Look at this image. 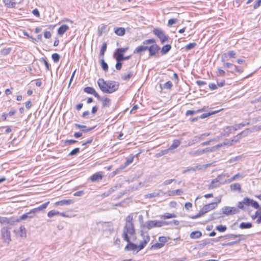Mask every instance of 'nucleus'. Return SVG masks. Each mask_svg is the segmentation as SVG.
<instances>
[{
	"label": "nucleus",
	"instance_id": "obj_59",
	"mask_svg": "<svg viewBox=\"0 0 261 261\" xmlns=\"http://www.w3.org/2000/svg\"><path fill=\"white\" fill-rule=\"evenodd\" d=\"M202 153H205L206 152H214L215 151L214 147H207L204 149H202Z\"/></svg>",
	"mask_w": 261,
	"mask_h": 261
},
{
	"label": "nucleus",
	"instance_id": "obj_36",
	"mask_svg": "<svg viewBox=\"0 0 261 261\" xmlns=\"http://www.w3.org/2000/svg\"><path fill=\"white\" fill-rule=\"evenodd\" d=\"M5 5L8 8H15L16 3L12 2L11 0H3Z\"/></svg>",
	"mask_w": 261,
	"mask_h": 261
},
{
	"label": "nucleus",
	"instance_id": "obj_18",
	"mask_svg": "<svg viewBox=\"0 0 261 261\" xmlns=\"http://www.w3.org/2000/svg\"><path fill=\"white\" fill-rule=\"evenodd\" d=\"M69 27L66 24L62 25L58 30V33L59 35H63L68 30Z\"/></svg>",
	"mask_w": 261,
	"mask_h": 261
},
{
	"label": "nucleus",
	"instance_id": "obj_25",
	"mask_svg": "<svg viewBox=\"0 0 261 261\" xmlns=\"http://www.w3.org/2000/svg\"><path fill=\"white\" fill-rule=\"evenodd\" d=\"M221 176L219 175L216 178L212 180L210 187L212 188L217 187L220 185V180L221 179Z\"/></svg>",
	"mask_w": 261,
	"mask_h": 261
},
{
	"label": "nucleus",
	"instance_id": "obj_19",
	"mask_svg": "<svg viewBox=\"0 0 261 261\" xmlns=\"http://www.w3.org/2000/svg\"><path fill=\"white\" fill-rule=\"evenodd\" d=\"M114 32L118 36H122L125 34V30L124 28H115L114 29Z\"/></svg>",
	"mask_w": 261,
	"mask_h": 261
},
{
	"label": "nucleus",
	"instance_id": "obj_29",
	"mask_svg": "<svg viewBox=\"0 0 261 261\" xmlns=\"http://www.w3.org/2000/svg\"><path fill=\"white\" fill-rule=\"evenodd\" d=\"M182 193L183 191L181 189L168 191L169 196L180 195Z\"/></svg>",
	"mask_w": 261,
	"mask_h": 261
},
{
	"label": "nucleus",
	"instance_id": "obj_3",
	"mask_svg": "<svg viewBox=\"0 0 261 261\" xmlns=\"http://www.w3.org/2000/svg\"><path fill=\"white\" fill-rule=\"evenodd\" d=\"M159 220H148L144 224L141 225V230L140 235L142 239H145L146 235L149 236L147 230L151 229L154 227H160Z\"/></svg>",
	"mask_w": 261,
	"mask_h": 261
},
{
	"label": "nucleus",
	"instance_id": "obj_21",
	"mask_svg": "<svg viewBox=\"0 0 261 261\" xmlns=\"http://www.w3.org/2000/svg\"><path fill=\"white\" fill-rule=\"evenodd\" d=\"M134 159V156H130L129 158H128L126 159V161H125V162L124 163V164L121 165V166H120V170H123L125 167H126L128 165H129L131 163H132L133 162Z\"/></svg>",
	"mask_w": 261,
	"mask_h": 261
},
{
	"label": "nucleus",
	"instance_id": "obj_46",
	"mask_svg": "<svg viewBox=\"0 0 261 261\" xmlns=\"http://www.w3.org/2000/svg\"><path fill=\"white\" fill-rule=\"evenodd\" d=\"M243 157V155H238V156H237L233 158H232L231 159H230L228 162L229 163H233L234 162H238V161H240L242 158Z\"/></svg>",
	"mask_w": 261,
	"mask_h": 261
},
{
	"label": "nucleus",
	"instance_id": "obj_34",
	"mask_svg": "<svg viewBox=\"0 0 261 261\" xmlns=\"http://www.w3.org/2000/svg\"><path fill=\"white\" fill-rule=\"evenodd\" d=\"M189 154L193 156L201 155L203 154L202 150L198 149L197 150L190 151L189 152Z\"/></svg>",
	"mask_w": 261,
	"mask_h": 261
},
{
	"label": "nucleus",
	"instance_id": "obj_14",
	"mask_svg": "<svg viewBox=\"0 0 261 261\" xmlns=\"http://www.w3.org/2000/svg\"><path fill=\"white\" fill-rule=\"evenodd\" d=\"M74 125L78 128L82 129L81 130L83 133H87L93 130L94 127L87 128L86 125H81L77 123H75Z\"/></svg>",
	"mask_w": 261,
	"mask_h": 261
},
{
	"label": "nucleus",
	"instance_id": "obj_26",
	"mask_svg": "<svg viewBox=\"0 0 261 261\" xmlns=\"http://www.w3.org/2000/svg\"><path fill=\"white\" fill-rule=\"evenodd\" d=\"M114 58H117L120 61H123L125 60H128L131 58V55L127 56H124V54H119L118 55H117L116 56H113Z\"/></svg>",
	"mask_w": 261,
	"mask_h": 261
},
{
	"label": "nucleus",
	"instance_id": "obj_48",
	"mask_svg": "<svg viewBox=\"0 0 261 261\" xmlns=\"http://www.w3.org/2000/svg\"><path fill=\"white\" fill-rule=\"evenodd\" d=\"M216 229L219 232H223L226 230L227 227L225 225H220L216 227Z\"/></svg>",
	"mask_w": 261,
	"mask_h": 261
},
{
	"label": "nucleus",
	"instance_id": "obj_24",
	"mask_svg": "<svg viewBox=\"0 0 261 261\" xmlns=\"http://www.w3.org/2000/svg\"><path fill=\"white\" fill-rule=\"evenodd\" d=\"M49 203V201L45 202L43 204H42V205H41L40 206H39V207L33 208V210L34 212L35 213V214H36V213H38V212L45 209L47 206V205H48Z\"/></svg>",
	"mask_w": 261,
	"mask_h": 261
},
{
	"label": "nucleus",
	"instance_id": "obj_10",
	"mask_svg": "<svg viewBox=\"0 0 261 261\" xmlns=\"http://www.w3.org/2000/svg\"><path fill=\"white\" fill-rule=\"evenodd\" d=\"M97 99L102 102V107H110L111 104V100L106 97H97Z\"/></svg>",
	"mask_w": 261,
	"mask_h": 261
},
{
	"label": "nucleus",
	"instance_id": "obj_63",
	"mask_svg": "<svg viewBox=\"0 0 261 261\" xmlns=\"http://www.w3.org/2000/svg\"><path fill=\"white\" fill-rule=\"evenodd\" d=\"M248 132H249V129H246V130L241 132L240 133H239L237 136L239 137V138H240L242 136H246L248 134Z\"/></svg>",
	"mask_w": 261,
	"mask_h": 261
},
{
	"label": "nucleus",
	"instance_id": "obj_28",
	"mask_svg": "<svg viewBox=\"0 0 261 261\" xmlns=\"http://www.w3.org/2000/svg\"><path fill=\"white\" fill-rule=\"evenodd\" d=\"M242 234H227L226 235L221 236L222 238V241L224 240L229 239L232 238H239L242 236Z\"/></svg>",
	"mask_w": 261,
	"mask_h": 261
},
{
	"label": "nucleus",
	"instance_id": "obj_56",
	"mask_svg": "<svg viewBox=\"0 0 261 261\" xmlns=\"http://www.w3.org/2000/svg\"><path fill=\"white\" fill-rule=\"evenodd\" d=\"M225 56H227L230 58H234L236 56V53L233 50H230L228 51V53L224 55Z\"/></svg>",
	"mask_w": 261,
	"mask_h": 261
},
{
	"label": "nucleus",
	"instance_id": "obj_50",
	"mask_svg": "<svg viewBox=\"0 0 261 261\" xmlns=\"http://www.w3.org/2000/svg\"><path fill=\"white\" fill-rule=\"evenodd\" d=\"M60 214L59 212L56 211L55 210H52L48 212L47 214V216L48 217L51 218L55 216L59 215Z\"/></svg>",
	"mask_w": 261,
	"mask_h": 261
},
{
	"label": "nucleus",
	"instance_id": "obj_27",
	"mask_svg": "<svg viewBox=\"0 0 261 261\" xmlns=\"http://www.w3.org/2000/svg\"><path fill=\"white\" fill-rule=\"evenodd\" d=\"M171 49L170 44H166L163 46L161 50V53L162 55H165L167 54Z\"/></svg>",
	"mask_w": 261,
	"mask_h": 261
},
{
	"label": "nucleus",
	"instance_id": "obj_31",
	"mask_svg": "<svg viewBox=\"0 0 261 261\" xmlns=\"http://www.w3.org/2000/svg\"><path fill=\"white\" fill-rule=\"evenodd\" d=\"M230 189L231 191H238L240 192L241 191V185L239 183L232 184L230 186Z\"/></svg>",
	"mask_w": 261,
	"mask_h": 261
},
{
	"label": "nucleus",
	"instance_id": "obj_8",
	"mask_svg": "<svg viewBox=\"0 0 261 261\" xmlns=\"http://www.w3.org/2000/svg\"><path fill=\"white\" fill-rule=\"evenodd\" d=\"M239 212V210L236 207L225 206L222 208V213L227 216L238 214Z\"/></svg>",
	"mask_w": 261,
	"mask_h": 261
},
{
	"label": "nucleus",
	"instance_id": "obj_43",
	"mask_svg": "<svg viewBox=\"0 0 261 261\" xmlns=\"http://www.w3.org/2000/svg\"><path fill=\"white\" fill-rule=\"evenodd\" d=\"M243 177H244V175H243V174H241L240 173H238L235 174L234 175H233V176H232L230 178H229L228 180V182H230L232 181H233V180H236V179H238V178H243Z\"/></svg>",
	"mask_w": 261,
	"mask_h": 261
},
{
	"label": "nucleus",
	"instance_id": "obj_55",
	"mask_svg": "<svg viewBox=\"0 0 261 261\" xmlns=\"http://www.w3.org/2000/svg\"><path fill=\"white\" fill-rule=\"evenodd\" d=\"M116 61V64L115 65L116 69L118 70H120L122 68V62L117 59V58H115Z\"/></svg>",
	"mask_w": 261,
	"mask_h": 261
},
{
	"label": "nucleus",
	"instance_id": "obj_47",
	"mask_svg": "<svg viewBox=\"0 0 261 261\" xmlns=\"http://www.w3.org/2000/svg\"><path fill=\"white\" fill-rule=\"evenodd\" d=\"M231 73H234L237 72L238 73H241L243 72V69L241 68H239L236 65H234L232 67V68L230 70Z\"/></svg>",
	"mask_w": 261,
	"mask_h": 261
},
{
	"label": "nucleus",
	"instance_id": "obj_13",
	"mask_svg": "<svg viewBox=\"0 0 261 261\" xmlns=\"http://www.w3.org/2000/svg\"><path fill=\"white\" fill-rule=\"evenodd\" d=\"M35 213L34 212L33 209L31 210L30 212L23 214L19 218L20 220H25L27 218H32L35 216Z\"/></svg>",
	"mask_w": 261,
	"mask_h": 261
},
{
	"label": "nucleus",
	"instance_id": "obj_7",
	"mask_svg": "<svg viewBox=\"0 0 261 261\" xmlns=\"http://www.w3.org/2000/svg\"><path fill=\"white\" fill-rule=\"evenodd\" d=\"M2 238L4 242L9 243L11 241V232L8 227H4L1 230Z\"/></svg>",
	"mask_w": 261,
	"mask_h": 261
},
{
	"label": "nucleus",
	"instance_id": "obj_64",
	"mask_svg": "<svg viewBox=\"0 0 261 261\" xmlns=\"http://www.w3.org/2000/svg\"><path fill=\"white\" fill-rule=\"evenodd\" d=\"M8 217H0V223L2 224H7L8 223Z\"/></svg>",
	"mask_w": 261,
	"mask_h": 261
},
{
	"label": "nucleus",
	"instance_id": "obj_41",
	"mask_svg": "<svg viewBox=\"0 0 261 261\" xmlns=\"http://www.w3.org/2000/svg\"><path fill=\"white\" fill-rule=\"evenodd\" d=\"M219 111H220V110H218V111H213L212 112H210L208 113H204V114H202V115H201L199 117V118L200 119H204V118H206L212 115L215 114L217 113L218 112H219Z\"/></svg>",
	"mask_w": 261,
	"mask_h": 261
},
{
	"label": "nucleus",
	"instance_id": "obj_2",
	"mask_svg": "<svg viewBox=\"0 0 261 261\" xmlns=\"http://www.w3.org/2000/svg\"><path fill=\"white\" fill-rule=\"evenodd\" d=\"M97 84L102 92L111 94L116 91L119 86V83L114 81H105L103 79H99Z\"/></svg>",
	"mask_w": 261,
	"mask_h": 261
},
{
	"label": "nucleus",
	"instance_id": "obj_15",
	"mask_svg": "<svg viewBox=\"0 0 261 261\" xmlns=\"http://www.w3.org/2000/svg\"><path fill=\"white\" fill-rule=\"evenodd\" d=\"M103 175L100 173H96L90 177V179L93 182H96L102 179Z\"/></svg>",
	"mask_w": 261,
	"mask_h": 261
},
{
	"label": "nucleus",
	"instance_id": "obj_54",
	"mask_svg": "<svg viewBox=\"0 0 261 261\" xmlns=\"http://www.w3.org/2000/svg\"><path fill=\"white\" fill-rule=\"evenodd\" d=\"M160 196V193L156 192H153L151 193H149L145 196L146 198H152L153 197H159Z\"/></svg>",
	"mask_w": 261,
	"mask_h": 261
},
{
	"label": "nucleus",
	"instance_id": "obj_60",
	"mask_svg": "<svg viewBox=\"0 0 261 261\" xmlns=\"http://www.w3.org/2000/svg\"><path fill=\"white\" fill-rule=\"evenodd\" d=\"M80 152L79 148H75L73 149L72 151H70L69 155L71 156H74L77 155V154Z\"/></svg>",
	"mask_w": 261,
	"mask_h": 261
},
{
	"label": "nucleus",
	"instance_id": "obj_44",
	"mask_svg": "<svg viewBox=\"0 0 261 261\" xmlns=\"http://www.w3.org/2000/svg\"><path fill=\"white\" fill-rule=\"evenodd\" d=\"M200 142L199 139V137L198 136H195L192 140H191L189 143H188V146H192L195 143H197L198 142Z\"/></svg>",
	"mask_w": 261,
	"mask_h": 261
},
{
	"label": "nucleus",
	"instance_id": "obj_6",
	"mask_svg": "<svg viewBox=\"0 0 261 261\" xmlns=\"http://www.w3.org/2000/svg\"><path fill=\"white\" fill-rule=\"evenodd\" d=\"M154 35L157 36L162 44H164L167 42L169 39V37L166 35L164 31L160 28H154L152 31Z\"/></svg>",
	"mask_w": 261,
	"mask_h": 261
},
{
	"label": "nucleus",
	"instance_id": "obj_62",
	"mask_svg": "<svg viewBox=\"0 0 261 261\" xmlns=\"http://www.w3.org/2000/svg\"><path fill=\"white\" fill-rule=\"evenodd\" d=\"M198 110H188L186 112V116L193 115H195L197 113H198Z\"/></svg>",
	"mask_w": 261,
	"mask_h": 261
},
{
	"label": "nucleus",
	"instance_id": "obj_35",
	"mask_svg": "<svg viewBox=\"0 0 261 261\" xmlns=\"http://www.w3.org/2000/svg\"><path fill=\"white\" fill-rule=\"evenodd\" d=\"M128 49V47H125V48H118L115 50V53L113 54V56H116L117 55H118L119 54H122L123 55L124 53Z\"/></svg>",
	"mask_w": 261,
	"mask_h": 261
},
{
	"label": "nucleus",
	"instance_id": "obj_42",
	"mask_svg": "<svg viewBox=\"0 0 261 261\" xmlns=\"http://www.w3.org/2000/svg\"><path fill=\"white\" fill-rule=\"evenodd\" d=\"M100 64H101V68L102 69L105 71H108V64L105 61L103 58H102L101 59H100Z\"/></svg>",
	"mask_w": 261,
	"mask_h": 261
},
{
	"label": "nucleus",
	"instance_id": "obj_61",
	"mask_svg": "<svg viewBox=\"0 0 261 261\" xmlns=\"http://www.w3.org/2000/svg\"><path fill=\"white\" fill-rule=\"evenodd\" d=\"M178 21L176 18L170 19L168 21V26L171 27L174 24H175Z\"/></svg>",
	"mask_w": 261,
	"mask_h": 261
},
{
	"label": "nucleus",
	"instance_id": "obj_12",
	"mask_svg": "<svg viewBox=\"0 0 261 261\" xmlns=\"http://www.w3.org/2000/svg\"><path fill=\"white\" fill-rule=\"evenodd\" d=\"M84 91L88 94L93 95L96 98L99 97V94L96 92L95 90L91 87H87L84 89Z\"/></svg>",
	"mask_w": 261,
	"mask_h": 261
},
{
	"label": "nucleus",
	"instance_id": "obj_51",
	"mask_svg": "<svg viewBox=\"0 0 261 261\" xmlns=\"http://www.w3.org/2000/svg\"><path fill=\"white\" fill-rule=\"evenodd\" d=\"M210 240H202L201 242L198 245L199 248H203L205 246L210 243Z\"/></svg>",
	"mask_w": 261,
	"mask_h": 261
},
{
	"label": "nucleus",
	"instance_id": "obj_58",
	"mask_svg": "<svg viewBox=\"0 0 261 261\" xmlns=\"http://www.w3.org/2000/svg\"><path fill=\"white\" fill-rule=\"evenodd\" d=\"M155 40L154 39H149L147 40H145L143 42V44H155Z\"/></svg>",
	"mask_w": 261,
	"mask_h": 261
},
{
	"label": "nucleus",
	"instance_id": "obj_5",
	"mask_svg": "<svg viewBox=\"0 0 261 261\" xmlns=\"http://www.w3.org/2000/svg\"><path fill=\"white\" fill-rule=\"evenodd\" d=\"M220 202L221 199H220L218 200V202H212L211 203L204 205L197 215L191 216L190 218L192 219H195L201 217L204 214L215 208V207H217L218 203H220Z\"/></svg>",
	"mask_w": 261,
	"mask_h": 261
},
{
	"label": "nucleus",
	"instance_id": "obj_4",
	"mask_svg": "<svg viewBox=\"0 0 261 261\" xmlns=\"http://www.w3.org/2000/svg\"><path fill=\"white\" fill-rule=\"evenodd\" d=\"M145 239H142L143 241L137 245L136 244L130 242V240L128 242V244L125 247L126 251H136L137 252L143 249L148 242L150 241V237L146 235Z\"/></svg>",
	"mask_w": 261,
	"mask_h": 261
},
{
	"label": "nucleus",
	"instance_id": "obj_53",
	"mask_svg": "<svg viewBox=\"0 0 261 261\" xmlns=\"http://www.w3.org/2000/svg\"><path fill=\"white\" fill-rule=\"evenodd\" d=\"M196 43L195 42L190 43L185 46V49L186 50L192 49L194 48L196 46Z\"/></svg>",
	"mask_w": 261,
	"mask_h": 261
},
{
	"label": "nucleus",
	"instance_id": "obj_33",
	"mask_svg": "<svg viewBox=\"0 0 261 261\" xmlns=\"http://www.w3.org/2000/svg\"><path fill=\"white\" fill-rule=\"evenodd\" d=\"M181 142L179 140H174L173 141L172 144L169 147V149L171 151L175 148H177L180 144Z\"/></svg>",
	"mask_w": 261,
	"mask_h": 261
},
{
	"label": "nucleus",
	"instance_id": "obj_49",
	"mask_svg": "<svg viewBox=\"0 0 261 261\" xmlns=\"http://www.w3.org/2000/svg\"><path fill=\"white\" fill-rule=\"evenodd\" d=\"M257 217V220H256V222L259 224L261 222V212L256 211L255 213L254 217H252L253 219Z\"/></svg>",
	"mask_w": 261,
	"mask_h": 261
},
{
	"label": "nucleus",
	"instance_id": "obj_57",
	"mask_svg": "<svg viewBox=\"0 0 261 261\" xmlns=\"http://www.w3.org/2000/svg\"><path fill=\"white\" fill-rule=\"evenodd\" d=\"M251 199H250L248 197H245L243 199V203H244V205H246L247 206L251 205V203L252 202Z\"/></svg>",
	"mask_w": 261,
	"mask_h": 261
},
{
	"label": "nucleus",
	"instance_id": "obj_39",
	"mask_svg": "<svg viewBox=\"0 0 261 261\" xmlns=\"http://www.w3.org/2000/svg\"><path fill=\"white\" fill-rule=\"evenodd\" d=\"M176 217L175 214L166 213L164 215H161L160 218L163 219H170L175 218Z\"/></svg>",
	"mask_w": 261,
	"mask_h": 261
},
{
	"label": "nucleus",
	"instance_id": "obj_16",
	"mask_svg": "<svg viewBox=\"0 0 261 261\" xmlns=\"http://www.w3.org/2000/svg\"><path fill=\"white\" fill-rule=\"evenodd\" d=\"M148 48L147 46H139L137 47L134 50V54H141L142 53L144 52L147 50Z\"/></svg>",
	"mask_w": 261,
	"mask_h": 261
},
{
	"label": "nucleus",
	"instance_id": "obj_38",
	"mask_svg": "<svg viewBox=\"0 0 261 261\" xmlns=\"http://www.w3.org/2000/svg\"><path fill=\"white\" fill-rule=\"evenodd\" d=\"M134 72L133 71H129L128 73H124L122 75L121 78L124 81L129 80L133 75Z\"/></svg>",
	"mask_w": 261,
	"mask_h": 261
},
{
	"label": "nucleus",
	"instance_id": "obj_52",
	"mask_svg": "<svg viewBox=\"0 0 261 261\" xmlns=\"http://www.w3.org/2000/svg\"><path fill=\"white\" fill-rule=\"evenodd\" d=\"M51 58L54 62L57 63L59 62L60 59V56L57 53H54L51 55Z\"/></svg>",
	"mask_w": 261,
	"mask_h": 261
},
{
	"label": "nucleus",
	"instance_id": "obj_11",
	"mask_svg": "<svg viewBox=\"0 0 261 261\" xmlns=\"http://www.w3.org/2000/svg\"><path fill=\"white\" fill-rule=\"evenodd\" d=\"M14 232H15L16 235L22 238L26 236L25 228L23 225H21L18 229H14Z\"/></svg>",
	"mask_w": 261,
	"mask_h": 261
},
{
	"label": "nucleus",
	"instance_id": "obj_32",
	"mask_svg": "<svg viewBox=\"0 0 261 261\" xmlns=\"http://www.w3.org/2000/svg\"><path fill=\"white\" fill-rule=\"evenodd\" d=\"M252 224L250 222H242L239 225L241 229H249L252 227Z\"/></svg>",
	"mask_w": 261,
	"mask_h": 261
},
{
	"label": "nucleus",
	"instance_id": "obj_23",
	"mask_svg": "<svg viewBox=\"0 0 261 261\" xmlns=\"http://www.w3.org/2000/svg\"><path fill=\"white\" fill-rule=\"evenodd\" d=\"M233 130L232 126H228L224 128L223 133L221 134V136H228Z\"/></svg>",
	"mask_w": 261,
	"mask_h": 261
},
{
	"label": "nucleus",
	"instance_id": "obj_37",
	"mask_svg": "<svg viewBox=\"0 0 261 261\" xmlns=\"http://www.w3.org/2000/svg\"><path fill=\"white\" fill-rule=\"evenodd\" d=\"M249 124V122H247L246 123H241L239 124H236V125L232 126H233V130L236 131L238 129H241L243 127L248 125Z\"/></svg>",
	"mask_w": 261,
	"mask_h": 261
},
{
	"label": "nucleus",
	"instance_id": "obj_22",
	"mask_svg": "<svg viewBox=\"0 0 261 261\" xmlns=\"http://www.w3.org/2000/svg\"><path fill=\"white\" fill-rule=\"evenodd\" d=\"M202 236V233L200 231H195L191 232L190 237L192 239H199Z\"/></svg>",
	"mask_w": 261,
	"mask_h": 261
},
{
	"label": "nucleus",
	"instance_id": "obj_20",
	"mask_svg": "<svg viewBox=\"0 0 261 261\" xmlns=\"http://www.w3.org/2000/svg\"><path fill=\"white\" fill-rule=\"evenodd\" d=\"M117 186H115L111 188H110L108 191L104 192L101 195L102 198H105L109 196L110 195L112 194L113 192H114L117 188Z\"/></svg>",
	"mask_w": 261,
	"mask_h": 261
},
{
	"label": "nucleus",
	"instance_id": "obj_30",
	"mask_svg": "<svg viewBox=\"0 0 261 261\" xmlns=\"http://www.w3.org/2000/svg\"><path fill=\"white\" fill-rule=\"evenodd\" d=\"M20 221L19 218H16L15 217H12L8 218L7 224L13 225Z\"/></svg>",
	"mask_w": 261,
	"mask_h": 261
},
{
	"label": "nucleus",
	"instance_id": "obj_9",
	"mask_svg": "<svg viewBox=\"0 0 261 261\" xmlns=\"http://www.w3.org/2000/svg\"><path fill=\"white\" fill-rule=\"evenodd\" d=\"M160 49V46L156 44L148 46L147 48V50H149V55L151 57L156 56Z\"/></svg>",
	"mask_w": 261,
	"mask_h": 261
},
{
	"label": "nucleus",
	"instance_id": "obj_40",
	"mask_svg": "<svg viewBox=\"0 0 261 261\" xmlns=\"http://www.w3.org/2000/svg\"><path fill=\"white\" fill-rule=\"evenodd\" d=\"M160 86L162 89H171V88L173 86V84L171 81H168L165 83H164L163 86L162 85H160Z\"/></svg>",
	"mask_w": 261,
	"mask_h": 261
},
{
	"label": "nucleus",
	"instance_id": "obj_45",
	"mask_svg": "<svg viewBox=\"0 0 261 261\" xmlns=\"http://www.w3.org/2000/svg\"><path fill=\"white\" fill-rule=\"evenodd\" d=\"M107 44L106 42H103L102 43L100 51V56H103L104 54L107 50Z\"/></svg>",
	"mask_w": 261,
	"mask_h": 261
},
{
	"label": "nucleus",
	"instance_id": "obj_1",
	"mask_svg": "<svg viewBox=\"0 0 261 261\" xmlns=\"http://www.w3.org/2000/svg\"><path fill=\"white\" fill-rule=\"evenodd\" d=\"M135 234V229L133 223V214H130L125 218V224L123 229L122 238L125 241L129 242L130 237Z\"/></svg>",
	"mask_w": 261,
	"mask_h": 261
},
{
	"label": "nucleus",
	"instance_id": "obj_17",
	"mask_svg": "<svg viewBox=\"0 0 261 261\" xmlns=\"http://www.w3.org/2000/svg\"><path fill=\"white\" fill-rule=\"evenodd\" d=\"M73 203V201L71 199H65L61 201H57L55 203L56 205H69Z\"/></svg>",
	"mask_w": 261,
	"mask_h": 261
}]
</instances>
